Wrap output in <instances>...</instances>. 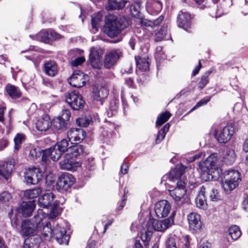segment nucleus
Segmentation results:
<instances>
[{
	"mask_svg": "<svg viewBox=\"0 0 248 248\" xmlns=\"http://www.w3.org/2000/svg\"><path fill=\"white\" fill-rule=\"evenodd\" d=\"M217 155L211 154L204 161L201 162L200 168L203 174L211 176V178L216 179L223 174L222 186L226 192H229L238 186L241 181L240 173L235 170H228L223 173L222 170L217 166Z\"/></svg>",
	"mask_w": 248,
	"mask_h": 248,
	"instance_id": "obj_1",
	"label": "nucleus"
},
{
	"mask_svg": "<svg viewBox=\"0 0 248 248\" xmlns=\"http://www.w3.org/2000/svg\"><path fill=\"white\" fill-rule=\"evenodd\" d=\"M41 217V227L38 229V232H40L42 234L48 238L55 236L56 239L60 244L68 245L70 236L66 234L65 229L61 227L58 224L56 225L55 228L52 230L51 228L50 222H46L45 225Z\"/></svg>",
	"mask_w": 248,
	"mask_h": 248,
	"instance_id": "obj_2",
	"label": "nucleus"
},
{
	"mask_svg": "<svg viewBox=\"0 0 248 248\" xmlns=\"http://www.w3.org/2000/svg\"><path fill=\"white\" fill-rule=\"evenodd\" d=\"M41 217L35 216L31 219H25L22 222L21 233L24 236L35 235L41 226Z\"/></svg>",
	"mask_w": 248,
	"mask_h": 248,
	"instance_id": "obj_3",
	"label": "nucleus"
},
{
	"mask_svg": "<svg viewBox=\"0 0 248 248\" xmlns=\"http://www.w3.org/2000/svg\"><path fill=\"white\" fill-rule=\"evenodd\" d=\"M170 195L178 205H182L188 201L186 196V183L181 180L177 182L176 186L172 189H168Z\"/></svg>",
	"mask_w": 248,
	"mask_h": 248,
	"instance_id": "obj_4",
	"label": "nucleus"
},
{
	"mask_svg": "<svg viewBox=\"0 0 248 248\" xmlns=\"http://www.w3.org/2000/svg\"><path fill=\"white\" fill-rule=\"evenodd\" d=\"M122 29L123 27L120 25L115 16L109 15L107 17L103 31L108 36L111 38L117 36L120 34Z\"/></svg>",
	"mask_w": 248,
	"mask_h": 248,
	"instance_id": "obj_5",
	"label": "nucleus"
},
{
	"mask_svg": "<svg viewBox=\"0 0 248 248\" xmlns=\"http://www.w3.org/2000/svg\"><path fill=\"white\" fill-rule=\"evenodd\" d=\"M54 199V194L49 192L41 195L38 198V204L40 207L46 208L52 205L49 213V217L51 218L56 217L59 214L57 211H55V208L57 206L58 203H56V202H55L52 204Z\"/></svg>",
	"mask_w": 248,
	"mask_h": 248,
	"instance_id": "obj_6",
	"label": "nucleus"
},
{
	"mask_svg": "<svg viewBox=\"0 0 248 248\" xmlns=\"http://www.w3.org/2000/svg\"><path fill=\"white\" fill-rule=\"evenodd\" d=\"M65 98L66 102L74 110H78L83 108L85 102L78 92L74 91L65 93Z\"/></svg>",
	"mask_w": 248,
	"mask_h": 248,
	"instance_id": "obj_7",
	"label": "nucleus"
},
{
	"mask_svg": "<svg viewBox=\"0 0 248 248\" xmlns=\"http://www.w3.org/2000/svg\"><path fill=\"white\" fill-rule=\"evenodd\" d=\"M234 132V127L232 124L226 125L222 129H216L214 135L217 140L221 143H225L230 140Z\"/></svg>",
	"mask_w": 248,
	"mask_h": 248,
	"instance_id": "obj_8",
	"label": "nucleus"
},
{
	"mask_svg": "<svg viewBox=\"0 0 248 248\" xmlns=\"http://www.w3.org/2000/svg\"><path fill=\"white\" fill-rule=\"evenodd\" d=\"M75 182V179L72 175L69 173H64L59 178L56 185V189L62 192L68 191Z\"/></svg>",
	"mask_w": 248,
	"mask_h": 248,
	"instance_id": "obj_9",
	"label": "nucleus"
},
{
	"mask_svg": "<svg viewBox=\"0 0 248 248\" xmlns=\"http://www.w3.org/2000/svg\"><path fill=\"white\" fill-rule=\"evenodd\" d=\"M89 80L88 76L80 71H75L68 78L69 83L73 87L80 88L83 86Z\"/></svg>",
	"mask_w": 248,
	"mask_h": 248,
	"instance_id": "obj_10",
	"label": "nucleus"
},
{
	"mask_svg": "<svg viewBox=\"0 0 248 248\" xmlns=\"http://www.w3.org/2000/svg\"><path fill=\"white\" fill-rule=\"evenodd\" d=\"M174 222L173 214L167 219L162 220H158L156 219H151L148 223L152 225V227L154 230L164 232L169 228Z\"/></svg>",
	"mask_w": 248,
	"mask_h": 248,
	"instance_id": "obj_11",
	"label": "nucleus"
},
{
	"mask_svg": "<svg viewBox=\"0 0 248 248\" xmlns=\"http://www.w3.org/2000/svg\"><path fill=\"white\" fill-rule=\"evenodd\" d=\"M35 205L34 201L23 202L16 208V213L17 215H21L23 217H29L32 213Z\"/></svg>",
	"mask_w": 248,
	"mask_h": 248,
	"instance_id": "obj_12",
	"label": "nucleus"
},
{
	"mask_svg": "<svg viewBox=\"0 0 248 248\" xmlns=\"http://www.w3.org/2000/svg\"><path fill=\"white\" fill-rule=\"evenodd\" d=\"M103 51L100 49L92 47L90 49L89 62L93 68L99 69L102 65Z\"/></svg>",
	"mask_w": 248,
	"mask_h": 248,
	"instance_id": "obj_13",
	"label": "nucleus"
},
{
	"mask_svg": "<svg viewBox=\"0 0 248 248\" xmlns=\"http://www.w3.org/2000/svg\"><path fill=\"white\" fill-rule=\"evenodd\" d=\"M170 205L166 200L159 201L155 205V212L158 218L167 217L170 213Z\"/></svg>",
	"mask_w": 248,
	"mask_h": 248,
	"instance_id": "obj_14",
	"label": "nucleus"
},
{
	"mask_svg": "<svg viewBox=\"0 0 248 248\" xmlns=\"http://www.w3.org/2000/svg\"><path fill=\"white\" fill-rule=\"evenodd\" d=\"M25 178L28 184L35 185L42 179V174L39 168L29 169L25 173Z\"/></svg>",
	"mask_w": 248,
	"mask_h": 248,
	"instance_id": "obj_15",
	"label": "nucleus"
},
{
	"mask_svg": "<svg viewBox=\"0 0 248 248\" xmlns=\"http://www.w3.org/2000/svg\"><path fill=\"white\" fill-rule=\"evenodd\" d=\"M187 218L189 227L191 230L195 232L200 231L202 223L200 215L192 212L188 215Z\"/></svg>",
	"mask_w": 248,
	"mask_h": 248,
	"instance_id": "obj_16",
	"label": "nucleus"
},
{
	"mask_svg": "<svg viewBox=\"0 0 248 248\" xmlns=\"http://www.w3.org/2000/svg\"><path fill=\"white\" fill-rule=\"evenodd\" d=\"M121 55V51L118 49H114L110 51L106 55L104 60V66L110 69L117 62Z\"/></svg>",
	"mask_w": 248,
	"mask_h": 248,
	"instance_id": "obj_17",
	"label": "nucleus"
},
{
	"mask_svg": "<svg viewBox=\"0 0 248 248\" xmlns=\"http://www.w3.org/2000/svg\"><path fill=\"white\" fill-rule=\"evenodd\" d=\"M67 137L72 143H79L85 138L86 132L81 128H71L67 132Z\"/></svg>",
	"mask_w": 248,
	"mask_h": 248,
	"instance_id": "obj_18",
	"label": "nucleus"
},
{
	"mask_svg": "<svg viewBox=\"0 0 248 248\" xmlns=\"http://www.w3.org/2000/svg\"><path fill=\"white\" fill-rule=\"evenodd\" d=\"M60 165L62 169L73 171L76 170L81 165L79 162L75 161L73 158L67 157L66 155L64 159L60 162Z\"/></svg>",
	"mask_w": 248,
	"mask_h": 248,
	"instance_id": "obj_19",
	"label": "nucleus"
},
{
	"mask_svg": "<svg viewBox=\"0 0 248 248\" xmlns=\"http://www.w3.org/2000/svg\"><path fill=\"white\" fill-rule=\"evenodd\" d=\"M190 15L189 13L180 12L177 18L178 26L186 31H189V29L190 28Z\"/></svg>",
	"mask_w": 248,
	"mask_h": 248,
	"instance_id": "obj_20",
	"label": "nucleus"
},
{
	"mask_svg": "<svg viewBox=\"0 0 248 248\" xmlns=\"http://www.w3.org/2000/svg\"><path fill=\"white\" fill-rule=\"evenodd\" d=\"M14 168V162L13 159H10L3 163V167L0 169L2 172L0 173V183L2 181L3 179L7 180L11 175L12 170Z\"/></svg>",
	"mask_w": 248,
	"mask_h": 248,
	"instance_id": "obj_21",
	"label": "nucleus"
},
{
	"mask_svg": "<svg viewBox=\"0 0 248 248\" xmlns=\"http://www.w3.org/2000/svg\"><path fill=\"white\" fill-rule=\"evenodd\" d=\"M146 8L150 14H157L162 10V4L159 0H148Z\"/></svg>",
	"mask_w": 248,
	"mask_h": 248,
	"instance_id": "obj_22",
	"label": "nucleus"
},
{
	"mask_svg": "<svg viewBox=\"0 0 248 248\" xmlns=\"http://www.w3.org/2000/svg\"><path fill=\"white\" fill-rule=\"evenodd\" d=\"M208 189V187H206L204 186L200 187L199 194L196 199V204L197 207L202 209L206 208L207 204L205 194L206 190H209Z\"/></svg>",
	"mask_w": 248,
	"mask_h": 248,
	"instance_id": "obj_23",
	"label": "nucleus"
},
{
	"mask_svg": "<svg viewBox=\"0 0 248 248\" xmlns=\"http://www.w3.org/2000/svg\"><path fill=\"white\" fill-rule=\"evenodd\" d=\"M39 36L41 41L45 43L48 42L49 40H56L62 38L61 35L51 30L42 31Z\"/></svg>",
	"mask_w": 248,
	"mask_h": 248,
	"instance_id": "obj_24",
	"label": "nucleus"
},
{
	"mask_svg": "<svg viewBox=\"0 0 248 248\" xmlns=\"http://www.w3.org/2000/svg\"><path fill=\"white\" fill-rule=\"evenodd\" d=\"M187 168L184 166L182 164L177 165L175 167L172 169L169 175L170 180L174 181L178 180L185 173L186 169Z\"/></svg>",
	"mask_w": 248,
	"mask_h": 248,
	"instance_id": "obj_25",
	"label": "nucleus"
},
{
	"mask_svg": "<svg viewBox=\"0 0 248 248\" xmlns=\"http://www.w3.org/2000/svg\"><path fill=\"white\" fill-rule=\"evenodd\" d=\"M44 71L46 75L50 77L55 76L58 71L57 63L53 61H48L44 64Z\"/></svg>",
	"mask_w": 248,
	"mask_h": 248,
	"instance_id": "obj_26",
	"label": "nucleus"
},
{
	"mask_svg": "<svg viewBox=\"0 0 248 248\" xmlns=\"http://www.w3.org/2000/svg\"><path fill=\"white\" fill-rule=\"evenodd\" d=\"M108 93V90L105 87L94 88L93 96L94 100L101 102L102 104V101L107 97Z\"/></svg>",
	"mask_w": 248,
	"mask_h": 248,
	"instance_id": "obj_27",
	"label": "nucleus"
},
{
	"mask_svg": "<svg viewBox=\"0 0 248 248\" xmlns=\"http://www.w3.org/2000/svg\"><path fill=\"white\" fill-rule=\"evenodd\" d=\"M137 68L142 71H146L149 69L150 59L148 57H135Z\"/></svg>",
	"mask_w": 248,
	"mask_h": 248,
	"instance_id": "obj_28",
	"label": "nucleus"
},
{
	"mask_svg": "<svg viewBox=\"0 0 248 248\" xmlns=\"http://www.w3.org/2000/svg\"><path fill=\"white\" fill-rule=\"evenodd\" d=\"M225 234L228 242H231V241L229 239L228 236H230L232 241L236 240L241 236V232L237 226L232 225L229 227Z\"/></svg>",
	"mask_w": 248,
	"mask_h": 248,
	"instance_id": "obj_29",
	"label": "nucleus"
},
{
	"mask_svg": "<svg viewBox=\"0 0 248 248\" xmlns=\"http://www.w3.org/2000/svg\"><path fill=\"white\" fill-rule=\"evenodd\" d=\"M51 125L50 119L47 115L39 120L36 123V128L40 131H46Z\"/></svg>",
	"mask_w": 248,
	"mask_h": 248,
	"instance_id": "obj_30",
	"label": "nucleus"
},
{
	"mask_svg": "<svg viewBox=\"0 0 248 248\" xmlns=\"http://www.w3.org/2000/svg\"><path fill=\"white\" fill-rule=\"evenodd\" d=\"M83 150L84 149L82 145L76 144L69 148L65 155H67V157H71L74 159L82 153Z\"/></svg>",
	"mask_w": 248,
	"mask_h": 248,
	"instance_id": "obj_31",
	"label": "nucleus"
},
{
	"mask_svg": "<svg viewBox=\"0 0 248 248\" xmlns=\"http://www.w3.org/2000/svg\"><path fill=\"white\" fill-rule=\"evenodd\" d=\"M5 90L7 93L12 98H17L20 97L21 95V93L19 89L15 86L11 84H7L5 87Z\"/></svg>",
	"mask_w": 248,
	"mask_h": 248,
	"instance_id": "obj_32",
	"label": "nucleus"
},
{
	"mask_svg": "<svg viewBox=\"0 0 248 248\" xmlns=\"http://www.w3.org/2000/svg\"><path fill=\"white\" fill-rule=\"evenodd\" d=\"M236 155L234 150L229 149L226 151L222 158V162L226 165H232L235 161Z\"/></svg>",
	"mask_w": 248,
	"mask_h": 248,
	"instance_id": "obj_33",
	"label": "nucleus"
},
{
	"mask_svg": "<svg viewBox=\"0 0 248 248\" xmlns=\"http://www.w3.org/2000/svg\"><path fill=\"white\" fill-rule=\"evenodd\" d=\"M170 38V34L168 33L167 26H163L161 29L156 33L155 41H161L164 39L168 40Z\"/></svg>",
	"mask_w": 248,
	"mask_h": 248,
	"instance_id": "obj_34",
	"label": "nucleus"
},
{
	"mask_svg": "<svg viewBox=\"0 0 248 248\" xmlns=\"http://www.w3.org/2000/svg\"><path fill=\"white\" fill-rule=\"evenodd\" d=\"M12 196L10 193L3 191L0 194V205L8 206L11 202Z\"/></svg>",
	"mask_w": 248,
	"mask_h": 248,
	"instance_id": "obj_35",
	"label": "nucleus"
},
{
	"mask_svg": "<svg viewBox=\"0 0 248 248\" xmlns=\"http://www.w3.org/2000/svg\"><path fill=\"white\" fill-rule=\"evenodd\" d=\"M42 190L40 187H37L32 189H28L24 192V196L29 199H33L37 198L41 193Z\"/></svg>",
	"mask_w": 248,
	"mask_h": 248,
	"instance_id": "obj_36",
	"label": "nucleus"
},
{
	"mask_svg": "<svg viewBox=\"0 0 248 248\" xmlns=\"http://www.w3.org/2000/svg\"><path fill=\"white\" fill-rule=\"evenodd\" d=\"M46 153L48 154L51 159L54 161L58 160L62 154L59 150H57L55 145L53 147L46 150Z\"/></svg>",
	"mask_w": 248,
	"mask_h": 248,
	"instance_id": "obj_37",
	"label": "nucleus"
},
{
	"mask_svg": "<svg viewBox=\"0 0 248 248\" xmlns=\"http://www.w3.org/2000/svg\"><path fill=\"white\" fill-rule=\"evenodd\" d=\"M140 2L137 1L134 2L130 7V12L133 16L135 17L136 19L141 16L140 13Z\"/></svg>",
	"mask_w": 248,
	"mask_h": 248,
	"instance_id": "obj_38",
	"label": "nucleus"
},
{
	"mask_svg": "<svg viewBox=\"0 0 248 248\" xmlns=\"http://www.w3.org/2000/svg\"><path fill=\"white\" fill-rule=\"evenodd\" d=\"M170 125L166 124L159 131L155 139L156 143H160L165 138L167 132L170 128Z\"/></svg>",
	"mask_w": 248,
	"mask_h": 248,
	"instance_id": "obj_39",
	"label": "nucleus"
},
{
	"mask_svg": "<svg viewBox=\"0 0 248 248\" xmlns=\"http://www.w3.org/2000/svg\"><path fill=\"white\" fill-rule=\"evenodd\" d=\"M125 2L117 0H108V7L109 9H121L125 6Z\"/></svg>",
	"mask_w": 248,
	"mask_h": 248,
	"instance_id": "obj_40",
	"label": "nucleus"
},
{
	"mask_svg": "<svg viewBox=\"0 0 248 248\" xmlns=\"http://www.w3.org/2000/svg\"><path fill=\"white\" fill-rule=\"evenodd\" d=\"M102 15L100 13H98L96 14H94L92 16V25L93 29L97 31L99 25L102 22Z\"/></svg>",
	"mask_w": 248,
	"mask_h": 248,
	"instance_id": "obj_41",
	"label": "nucleus"
},
{
	"mask_svg": "<svg viewBox=\"0 0 248 248\" xmlns=\"http://www.w3.org/2000/svg\"><path fill=\"white\" fill-rule=\"evenodd\" d=\"M206 187H208L209 190H206V192H209V197L212 201H217L221 199V196L217 192V190L213 188H211L208 185L204 186Z\"/></svg>",
	"mask_w": 248,
	"mask_h": 248,
	"instance_id": "obj_42",
	"label": "nucleus"
},
{
	"mask_svg": "<svg viewBox=\"0 0 248 248\" xmlns=\"http://www.w3.org/2000/svg\"><path fill=\"white\" fill-rule=\"evenodd\" d=\"M68 122L65 121L60 116L58 117L56 119L54 120V125L58 129H65L67 128Z\"/></svg>",
	"mask_w": 248,
	"mask_h": 248,
	"instance_id": "obj_43",
	"label": "nucleus"
},
{
	"mask_svg": "<svg viewBox=\"0 0 248 248\" xmlns=\"http://www.w3.org/2000/svg\"><path fill=\"white\" fill-rule=\"evenodd\" d=\"M171 114L169 112H165L159 116L156 121V125L158 126L162 125L170 118Z\"/></svg>",
	"mask_w": 248,
	"mask_h": 248,
	"instance_id": "obj_44",
	"label": "nucleus"
},
{
	"mask_svg": "<svg viewBox=\"0 0 248 248\" xmlns=\"http://www.w3.org/2000/svg\"><path fill=\"white\" fill-rule=\"evenodd\" d=\"M68 141L65 139L62 140L55 144V147L57 150H59L62 153L65 151L67 152L68 150Z\"/></svg>",
	"mask_w": 248,
	"mask_h": 248,
	"instance_id": "obj_45",
	"label": "nucleus"
},
{
	"mask_svg": "<svg viewBox=\"0 0 248 248\" xmlns=\"http://www.w3.org/2000/svg\"><path fill=\"white\" fill-rule=\"evenodd\" d=\"M211 71H207L202 77L201 80L198 83V87L200 89H203L209 82L208 77L211 73Z\"/></svg>",
	"mask_w": 248,
	"mask_h": 248,
	"instance_id": "obj_46",
	"label": "nucleus"
},
{
	"mask_svg": "<svg viewBox=\"0 0 248 248\" xmlns=\"http://www.w3.org/2000/svg\"><path fill=\"white\" fill-rule=\"evenodd\" d=\"M137 24L140 25L141 26L148 27L153 26V22L152 20H149L144 18L141 16L136 20Z\"/></svg>",
	"mask_w": 248,
	"mask_h": 248,
	"instance_id": "obj_47",
	"label": "nucleus"
},
{
	"mask_svg": "<svg viewBox=\"0 0 248 248\" xmlns=\"http://www.w3.org/2000/svg\"><path fill=\"white\" fill-rule=\"evenodd\" d=\"M24 139V136L22 134H17L14 138L15 142V149L18 150L22 144L23 140Z\"/></svg>",
	"mask_w": 248,
	"mask_h": 248,
	"instance_id": "obj_48",
	"label": "nucleus"
},
{
	"mask_svg": "<svg viewBox=\"0 0 248 248\" xmlns=\"http://www.w3.org/2000/svg\"><path fill=\"white\" fill-rule=\"evenodd\" d=\"M155 57L156 60L158 61H160L166 58L165 55L162 51V47L161 46H159L156 47Z\"/></svg>",
	"mask_w": 248,
	"mask_h": 248,
	"instance_id": "obj_49",
	"label": "nucleus"
},
{
	"mask_svg": "<svg viewBox=\"0 0 248 248\" xmlns=\"http://www.w3.org/2000/svg\"><path fill=\"white\" fill-rule=\"evenodd\" d=\"M211 97H206L201 100L199 101L196 105L191 109V111L194 110L195 109L206 104L208 102L210 101Z\"/></svg>",
	"mask_w": 248,
	"mask_h": 248,
	"instance_id": "obj_50",
	"label": "nucleus"
},
{
	"mask_svg": "<svg viewBox=\"0 0 248 248\" xmlns=\"http://www.w3.org/2000/svg\"><path fill=\"white\" fill-rule=\"evenodd\" d=\"M166 248H177L175 240L172 238H169L166 242Z\"/></svg>",
	"mask_w": 248,
	"mask_h": 248,
	"instance_id": "obj_51",
	"label": "nucleus"
},
{
	"mask_svg": "<svg viewBox=\"0 0 248 248\" xmlns=\"http://www.w3.org/2000/svg\"><path fill=\"white\" fill-rule=\"evenodd\" d=\"M60 117L69 123V119L71 117L70 110L68 109L63 110L62 116Z\"/></svg>",
	"mask_w": 248,
	"mask_h": 248,
	"instance_id": "obj_52",
	"label": "nucleus"
},
{
	"mask_svg": "<svg viewBox=\"0 0 248 248\" xmlns=\"http://www.w3.org/2000/svg\"><path fill=\"white\" fill-rule=\"evenodd\" d=\"M152 234L151 231L149 230L145 231L144 232H142L141 234V238L143 241H148L150 240Z\"/></svg>",
	"mask_w": 248,
	"mask_h": 248,
	"instance_id": "obj_53",
	"label": "nucleus"
},
{
	"mask_svg": "<svg viewBox=\"0 0 248 248\" xmlns=\"http://www.w3.org/2000/svg\"><path fill=\"white\" fill-rule=\"evenodd\" d=\"M85 61V59L84 57H78L72 62V64L73 66H78L82 64Z\"/></svg>",
	"mask_w": 248,
	"mask_h": 248,
	"instance_id": "obj_54",
	"label": "nucleus"
},
{
	"mask_svg": "<svg viewBox=\"0 0 248 248\" xmlns=\"http://www.w3.org/2000/svg\"><path fill=\"white\" fill-rule=\"evenodd\" d=\"M40 154V152H37L36 149L33 148L31 150L30 155L32 158H36Z\"/></svg>",
	"mask_w": 248,
	"mask_h": 248,
	"instance_id": "obj_55",
	"label": "nucleus"
},
{
	"mask_svg": "<svg viewBox=\"0 0 248 248\" xmlns=\"http://www.w3.org/2000/svg\"><path fill=\"white\" fill-rule=\"evenodd\" d=\"M243 208L244 210L248 212V196H245L242 203Z\"/></svg>",
	"mask_w": 248,
	"mask_h": 248,
	"instance_id": "obj_56",
	"label": "nucleus"
},
{
	"mask_svg": "<svg viewBox=\"0 0 248 248\" xmlns=\"http://www.w3.org/2000/svg\"><path fill=\"white\" fill-rule=\"evenodd\" d=\"M164 16H160L156 19L153 20V26H158L159 25L163 20Z\"/></svg>",
	"mask_w": 248,
	"mask_h": 248,
	"instance_id": "obj_57",
	"label": "nucleus"
},
{
	"mask_svg": "<svg viewBox=\"0 0 248 248\" xmlns=\"http://www.w3.org/2000/svg\"><path fill=\"white\" fill-rule=\"evenodd\" d=\"M202 155V153H199L197 155H195L192 156V157H189L188 160V161L189 162H193L195 160H196V159H199L200 157H201Z\"/></svg>",
	"mask_w": 248,
	"mask_h": 248,
	"instance_id": "obj_58",
	"label": "nucleus"
},
{
	"mask_svg": "<svg viewBox=\"0 0 248 248\" xmlns=\"http://www.w3.org/2000/svg\"><path fill=\"white\" fill-rule=\"evenodd\" d=\"M201 67H202V64H201L200 60H199L198 65L196 67H195V68L193 71L192 76H196L199 73Z\"/></svg>",
	"mask_w": 248,
	"mask_h": 248,
	"instance_id": "obj_59",
	"label": "nucleus"
},
{
	"mask_svg": "<svg viewBox=\"0 0 248 248\" xmlns=\"http://www.w3.org/2000/svg\"><path fill=\"white\" fill-rule=\"evenodd\" d=\"M8 142L6 140H0V150H3V148L7 147Z\"/></svg>",
	"mask_w": 248,
	"mask_h": 248,
	"instance_id": "obj_60",
	"label": "nucleus"
},
{
	"mask_svg": "<svg viewBox=\"0 0 248 248\" xmlns=\"http://www.w3.org/2000/svg\"><path fill=\"white\" fill-rule=\"evenodd\" d=\"M128 166L126 164H123L121 166V172L123 174H125L127 172Z\"/></svg>",
	"mask_w": 248,
	"mask_h": 248,
	"instance_id": "obj_61",
	"label": "nucleus"
},
{
	"mask_svg": "<svg viewBox=\"0 0 248 248\" xmlns=\"http://www.w3.org/2000/svg\"><path fill=\"white\" fill-rule=\"evenodd\" d=\"M197 248H210V245L208 242H205L199 245Z\"/></svg>",
	"mask_w": 248,
	"mask_h": 248,
	"instance_id": "obj_62",
	"label": "nucleus"
},
{
	"mask_svg": "<svg viewBox=\"0 0 248 248\" xmlns=\"http://www.w3.org/2000/svg\"><path fill=\"white\" fill-rule=\"evenodd\" d=\"M117 108L116 102L113 100L110 102V109L112 111H115Z\"/></svg>",
	"mask_w": 248,
	"mask_h": 248,
	"instance_id": "obj_63",
	"label": "nucleus"
},
{
	"mask_svg": "<svg viewBox=\"0 0 248 248\" xmlns=\"http://www.w3.org/2000/svg\"><path fill=\"white\" fill-rule=\"evenodd\" d=\"M125 84L130 87H131L133 84V80L131 78H127L125 80Z\"/></svg>",
	"mask_w": 248,
	"mask_h": 248,
	"instance_id": "obj_64",
	"label": "nucleus"
}]
</instances>
